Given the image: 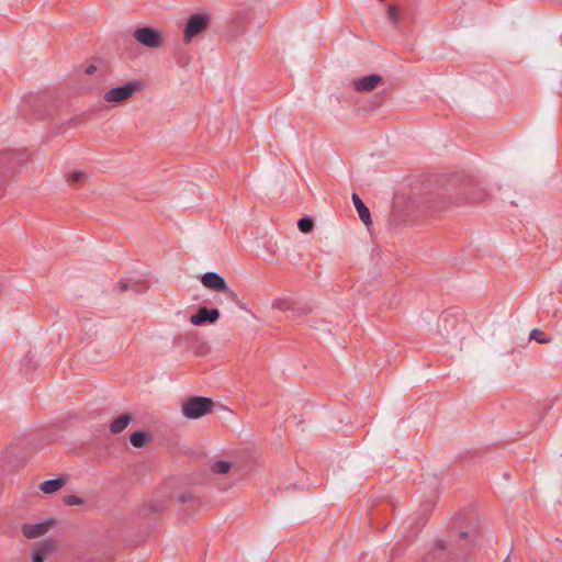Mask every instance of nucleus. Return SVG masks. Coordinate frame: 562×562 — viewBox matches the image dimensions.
Returning a JSON list of instances; mask_svg holds the SVG:
<instances>
[{"label":"nucleus","mask_w":562,"mask_h":562,"mask_svg":"<svg viewBox=\"0 0 562 562\" xmlns=\"http://www.w3.org/2000/svg\"><path fill=\"white\" fill-rule=\"evenodd\" d=\"M86 178V173L82 172V171H74L71 175H70V181L71 183H77L79 181H81L82 179Z\"/></svg>","instance_id":"nucleus-21"},{"label":"nucleus","mask_w":562,"mask_h":562,"mask_svg":"<svg viewBox=\"0 0 562 562\" xmlns=\"http://www.w3.org/2000/svg\"><path fill=\"white\" fill-rule=\"evenodd\" d=\"M127 289H130L127 283H121V290L122 291H126Z\"/></svg>","instance_id":"nucleus-24"},{"label":"nucleus","mask_w":562,"mask_h":562,"mask_svg":"<svg viewBox=\"0 0 562 562\" xmlns=\"http://www.w3.org/2000/svg\"><path fill=\"white\" fill-rule=\"evenodd\" d=\"M142 88L143 83L139 80H131L120 87L108 90L103 99L108 103H120L131 99Z\"/></svg>","instance_id":"nucleus-1"},{"label":"nucleus","mask_w":562,"mask_h":562,"mask_svg":"<svg viewBox=\"0 0 562 562\" xmlns=\"http://www.w3.org/2000/svg\"><path fill=\"white\" fill-rule=\"evenodd\" d=\"M352 202L362 223L369 226L372 223V221L368 206L363 203V201L357 193H352Z\"/></svg>","instance_id":"nucleus-11"},{"label":"nucleus","mask_w":562,"mask_h":562,"mask_svg":"<svg viewBox=\"0 0 562 562\" xmlns=\"http://www.w3.org/2000/svg\"><path fill=\"white\" fill-rule=\"evenodd\" d=\"M191 498H192V496H191V494H189V493H188V494H181V495L179 496V501H180V503H182V504H184V503L189 502Z\"/></svg>","instance_id":"nucleus-22"},{"label":"nucleus","mask_w":562,"mask_h":562,"mask_svg":"<svg viewBox=\"0 0 562 562\" xmlns=\"http://www.w3.org/2000/svg\"><path fill=\"white\" fill-rule=\"evenodd\" d=\"M209 24V16L205 14H193L191 15L184 26V41L190 43L194 36L200 34L206 29Z\"/></svg>","instance_id":"nucleus-4"},{"label":"nucleus","mask_w":562,"mask_h":562,"mask_svg":"<svg viewBox=\"0 0 562 562\" xmlns=\"http://www.w3.org/2000/svg\"><path fill=\"white\" fill-rule=\"evenodd\" d=\"M65 479L55 477L50 480H46L40 484V490L45 494H52L65 485Z\"/></svg>","instance_id":"nucleus-12"},{"label":"nucleus","mask_w":562,"mask_h":562,"mask_svg":"<svg viewBox=\"0 0 562 562\" xmlns=\"http://www.w3.org/2000/svg\"><path fill=\"white\" fill-rule=\"evenodd\" d=\"M55 548V542L53 540L46 539L36 544V547L32 550V561L33 562H44L45 554L47 552L53 551Z\"/></svg>","instance_id":"nucleus-9"},{"label":"nucleus","mask_w":562,"mask_h":562,"mask_svg":"<svg viewBox=\"0 0 562 562\" xmlns=\"http://www.w3.org/2000/svg\"><path fill=\"white\" fill-rule=\"evenodd\" d=\"M504 562H507V560H505Z\"/></svg>","instance_id":"nucleus-27"},{"label":"nucleus","mask_w":562,"mask_h":562,"mask_svg":"<svg viewBox=\"0 0 562 562\" xmlns=\"http://www.w3.org/2000/svg\"><path fill=\"white\" fill-rule=\"evenodd\" d=\"M130 441L135 448H143L149 441L147 432L142 430H135L130 436Z\"/></svg>","instance_id":"nucleus-15"},{"label":"nucleus","mask_w":562,"mask_h":562,"mask_svg":"<svg viewBox=\"0 0 562 562\" xmlns=\"http://www.w3.org/2000/svg\"><path fill=\"white\" fill-rule=\"evenodd\" d=\"M202 284L215 291H226L227 284L225 280L216 272H206L201 278Z\"/></svg>","instance_id":"nucleus-8"},{"label":"nucleus","mask_w":562,"mask_h":562,"mask_svg":"<svg viewBox=\"0 0 562 562\" xmlns=\"http://www.w3.org/2000/svg\"><path fill=\"white\" fill-rule=\"evenodd\" d=\"M213 401L207 397H192L182 405V414L187 418L196 419L212 411Z\"/></svg>","instance_id":"nucleus-2"},{"label":"nucleus","mask_w":562,"mask_h":562,"mask_svg":"<svg viewBox=\"0 0 562 562\" xmlns=\"http://www.w3.org/2000/svg\"><path fill=\"white\" fill-rule=\"evenodd\" d=\"M54 526V520L47 518L35 524H24L22 532L27 539H35L45 535Z\"/></svg>","instance_id":"nucleus-5"},{"label":"nucleus","mask_w":562,"mask_h":562,"mask_svg":"<svg viewBox=\"0 0 562 562\" xmlns=\"http://www.w3.org/2000/svg\"><path fill=\"white\" fill-rule=\"evenodd\" d=\"M220 318V311L217 308H207L202 306L198 312L191 316L190 322L195 326H201L204 323H215Z\"/></svg>","instance_id":"nucleus-6"},{"label":"nucleus","mask_w":562,"mask_h":562,"mask_svg":"<svg viewBox=\"0 0 562 562\" xmlns=\"http://www.w3.org/2000/svg\"><path fill=\"white\" fill-rule=\"evenodd\" d=\"M297 227L302 233H310L314 227V222L310 217H302L297 222Z\"/></svg>","instance_id":"nucleus-18"},{"label":"nucleus","mask_w":562,"mask_h":562,"mask_svg":"<svg viewBox=\"0 0 562 562\" xmlns=\"http://www.w3.org/2000/svg\"><path fill=\"white\" fill-rule=\"evenodd\" d=\"M487 196L486 191L477 183H471L468 188L464 201L469 203H480Z\"/></svg>","instance_id":"nucleus-10"},{"label":"nucleus","mask_w":562,"mask_h":562,"mask_svg":"<svg viewBox=\"0 0 562 562\" xmlns=\"http://www.w3.org/2000/svg\"><path fill=\"white\" fill-rule=\"evenodd\" d=\"M136 42L148 48H158L162 45L161 33L151 26L138 27L133 34Z\"/></svg>","instance_id":"nucleus-3"},{"label":"nucleus","mask_w":562,"mask_h":562,"mask_svg":"<svg viewBox=\"0 0 562 562\" xmlns=\"http://www.w3.org/2000/svg\"><path fill=\"white\" fill-rule=\"evenodd\" d=\"M381 81L382 77L380 75L373 74L364 76L353 81V89L357 92H370L373 91Z\"/></svg>","instance_id":"nucleus-7"},{"label":"nucleus","mask_w":562,"mask_h":562,"mask_svg":"<svg viewBox=\"0 0 562 562\" xmlns=\"http://www.w3.org/2000/svg\"><path fill=\"white\" fill-rule=\"evenodd\" d=\"M467 536H468V533H467V532H462V533L460 535V537H461V538H465Z\"/></svg>","instance_id":"nucleus-26"},{"label":"nucleus","mask_w":562,"mask_h":562,"mask_svg":"<svg viewBox=\"0 0 562 562\" xmlns=\"http://www.w3.org/2000/svg\"><path fill=\"white\" fill-rule=\"evenodd\" d=\"M135 285L136 284H133L131 288L134 289L136 292H140L143 290V288L136 289Z\"/></svg>","instance_id":"nucleus-25"},{"label":"nucleus","mask_w":562,"mask_h":562,"mask_svg":"<svg viewBox=\"0 0 562 562\" xmlns=\"http://www.w3.org/2000/svg\"><path fill=\"white\" fill-rule=\"evenodd\" d=\"M131 422L132 416L130 414H121L110 424V431L112 434H120L128 426Z\"/></svg>","instance_id":"nucleus-14"},{"label":"nucleus","mask_w":562,"mask_h":562,"mask_svg":"<svg viewBox=\"0 0 562 562\" xmlns=\"http://www.w3.org/2000/svg\"><path fill=\"white\" fill-rule=\"evenodd\" d=\"M64 503L67 506H79L83 504V499L77 495H66L64 497Z\"/></svg>","instance_id":"nucleus-19"},{"label":"nucleus","mask_w":562,"mask_h":562,"mask_svg":"<svg viewBox=\"0 0 562 562\" xmlns=\"http://www.w3.org/2000/svg\"><path fill=\"white\" fill-rule=\"evenodd\" d=\"M95 70H97V67H95L94 65H89V66L86 68V74H87V75H92Z\"/></svg>","instance_id":"nucleus-23"},{"label":"nucleus","mask_w":562,"mask_h":562,"mask_svg":"<svg viewBox=\"0 0 562 562\" xmlns=\"http://www.w3.org/2000/svg\"><path fill=\"white\" fill-rule=\"evenodd\" d=\"M389 19L393 22V24H397L398 22V11L395 5H389L387 9Z\"/></svg>","instance_id":"nucleus-20"},{"label":"nucleus","mask_w":562,"mask_h":562,"mask_svg":"<svg viewBox=\"0 0 562 562\" xmlns=\"http://www.w3.org/2000/svg\"><path fill=\"white\" fill-rule=\"evenodd\" d=\"M212 471L214 473H217V474H225L229 471L231 469V463L227 462V461H224V460H220V461H216L213 465H212Z\"/></svg>","instance_id":"nucleus-16"},{"label":"nucleus","mask_w":562,"mask_h":562,"mask_svg":"<svg viewBox=\"0 0 562 562\" xmlns=\"http://www.w3.org/2000/svg\"><path fill=\"white\" fill-rule=\"evenodd\" d=\"M272 307L274 310H279L281 312H293L294 314L297 313H306L305 308H297L291 301L285 299H276L272 303Z\"/></svg>","instance_id":"nucleus-13"},{"label":"nucleus","mask_w":562,"mask_h":562,"mask_svg":"<svg viewBox=\"0 0 562 562\" xmlns=\"http://www.w3.org/2000/svg\"><path fill=\"white\" fill-rule=\"evenodd\" d=\"M530 339L536 340L539 344H548L550 341V338L546 336V334L538 328H535L530 331L529 335Z\"/></svg>","instance_id":"nucleus-17"}]
</instances>
